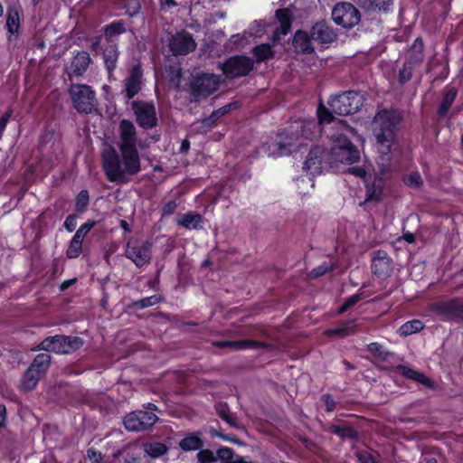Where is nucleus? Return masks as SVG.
<instances>
[{
  "mask_svg": "<svg viewBox=\"0 0 463 463\" xmlns=\"http://www.w3.org/2000/svg\"><path fill=\"white\" fill-rule=\"evenodd\" d=\"M334 22L344 28H352L361 20L360 12L350 3H339L332 10Z\"/></svg>",
  "mask_w": 463,
  "mask_h": 463,
  "instance_id": "nucleus-8",
  "label": "nucleus"
},
{
  "mask_svg": "<svg viewBox=\"0 0 463 463\" xmlns=\"http://www.w3.org/2000/svg\"><path fill=\"white\" fill-rule=\"evenodd\" d=\"M357 457L362 463H375L374 458L367 452H360Z\"/></svg>",
  "mask_w": 463,
  "mask_h": 463,
  "instance_id": "nucleus-58",
  "label": "nucleus"
},
{
  "mask_svg": "<svg viewBox=\"0 0 463 463\" xmlns=\"http://www.w3.org/2000/svg\"><path fill=\"white\" fill-rule=\"evenodd\" d=\"M429 308L436 315L442 317L447 320L463 321V303L459 300L452 299L434 302L430 304Z\"/></svg>",
  "mask_w": 463,
  "mask_h": 463,
  "instance_id": "nucleus-10",
  "label": "nucleus"
},
{
  "mask_svg": "<svg viewBox=\"0 0 463 463\" xmlns=\"http://www.w3.org/2000/svg\"><path fill=\"white\" fill-rule=\"evenodd\" d=\"M89 203V194L86 190L81 191L76 200L77 211L82 212Z\"/></svg>",
  "mask_w": 463,
  "mask_h": 463,
  "instance_id": "nucleus-45",
  "label": "nucleus"
},
{
  "mask_svg": "<svg viewBox=\"0 0 463 463\" xmlns=\"http://www.w3.org/2000/svg\"><path fill=\"white\" fill-rule=\"evenodd\" d=\"M356 322L355 320H351L348 322H345L341 326L342 331L344 333L345 336L350 335L352 334H354L356 332Z\"/></svg>",
  "mask_w": 463,
  "mask_h": 463,
  "instance_id": "nucleus-47",
  "label": "nucleus"
},
{
  "mask_svg": "<svg viewBox=\"0 0 463 463\" xmlns=\"http://www.w3.org/2000/svg\"><path fill=\"white\" fill-rule=\"evenodd\" d=\"M399 370L402 373V374L404 375L405 377L414 380L425 386L432 387L431 381L423 373L406 366H400Z\"/></svg>",
  "mask_w": 463,
  "mask_h": 463,
  "instance_id": "nucleus-31",
  "label": "nucleus"
},
{
  "mask_svg": "<svg viewBox=\"0 0 463 463\" xmlns=\"http://www.w3.org/2000/svg\"><path fill=\"white\" fill-rule=\"evenodd\" d=\"M322 400L326 404L327 411H333L335 408V403L333 398L329 394H326L322 396Z\"/></svg>",
  "mask_w": 463,
  "mask_h": 463,
  "instance_id": "nucleus-56",
  "label": "nucleus"
},
{
  "mask_svg": "<svg viewBox=\"0 0 463 463\" xmlns=\"http://www.w3.org/2000/svg\"><path fill=\"white\" fill-rule=\"evenodd\" d=\"M360 300L359 295H353L350 298L346 299V301L343 304V306L340 307L339 312L343 313L345 310H347L350 307L354 306Z\"/></svg>",
  "mask_w": 463,
  "mask_h": 463,
  "instance_id": "nucleus-49",
  "label": "nucleus"
},
{
  "mask_svg": "<svg viewBox=\"0 0 463 463\" xmlns=\"http://www.w3.org/2000/svg\"><path fill=\"white\" fill-rule=\"evenodd\" d=\"M118 58V51L116 43H108V46L103 51V59L105 65L109 71H112L116 67Z\"/></svg>",
  "mask_w": 463,
  "mask_h": 463,
  "instance_id": "nucleus-27",
  "label": "nucleus"
},
{
  "mask_svg": "<svg viewBox=\"0 0 463 463\" xmlns=\"http://www.w3.org/2000/svg\"><path fill=\"white\" fill-rule=\"evenodd\" d=\"M20 27V15L19 12L14 7H9L6 17L7 32L14 35L18 33Z\"/></svg>",
  "mask_w": 463,
  "mask_h": 463,
  "instance_id": "nucleus-32",
  "label": "nucleus"
},
{
  "mask_svg": "<svg viewBox=\"0 0 463 463\" xmlns=\"http://www.w3.org/2000/svg\"><path fill=\"white\" fill-rule=\"evenodd\" d=\"M76 282V279H69V280H65L63 281L61 284V287H60V289L61 291H64L66 290L67 288H69L72 284H74Z\"/></svg>",
  "mask_w": 463,
  "mask_h": 463,
  "instance_id": "nucleus-62",
  "label": "nucleus"
},
{
  "mask_svg": "<svg viewBox=\"0 0 463 463\" xmlns=\"http://www.w3.org/2000/svg\"><path fill=\"white\" fill-rule=\"evenodd\" d=\"M253 54L257 61L260 62L272 58L274 52L269 44L262 43L253 49Z\"/></svg>",
  "mask_w": 463,
  "mask_h": 463,
  "instance_id": "nucleus-38",
  "label": "nucleus"
},
{
  "mask_svg": "<svg viewBox=\"0 0 463 463\" xmlns=\"http://www.w3.org/2000/svg\"><path fill=\"white\" fill-rule=\"evenodd\" d=\"M159 302V298L156 295L154 296H150V297H147V298H144L140 300H137L135 302V307L137 308H145V307H151V306H154L156 305V303Z\"/></svg>",
  "mask_w": 463,
  "mask_h": 463,
  "instance_id": "nucleus-41",
  "label": "nucleus"
},
{
  "mask_svg": "<svg viewBox=\"0 0 463 463\" xmlns=\"http://www.w3.org/2000/svg\"><path fill=\"white\" fill-rule=\"evenodd\" d=\"M126 257L141 268L151 260V244L147 241H129L125 250Z\"/></svg>",
  "mask_w": 463,
  "mask_h": 463,
  "instance_id": "nucleus-11",
  "label": "nucleus"
},
{
  "mask_svg": "<svg viewBox=\"0 0 463 463\" xmlns=\"http://www.w3.org/2000/svg\"><path fill=\"white\" fill-rule=\"evenodd\" d=\"M41 377L38 373H35L29 367L22 377L20 388L25 392L33 390L37 385Z\"/></svg>",
  "mask_w": 463,
  "mask_h": 463,
  "instance_id": "nucleus-28",
  "label": "nucleus"
},
{
  "mask_svg": "<svg viewBox=\"0 0 463 463\" xmlns=\"http://www.w3.org/2000/svg\"><path fill=\"white\" fill-rule=\"evenodd\" d=\"M203 444L202 439L195 435L187 436L179 442L180 448L185 451L200 449Z\"/></svg>",
  "mask_w": 463,
  "mask_h": 463,
  "instance_id": "nucleus-37",
  "label": "nucleus"
},
{
  "mask_svg": "<svg viewBox=\"0 0 463 463\" xmlns=\"http://www.w3.org/2000/svg\"><path fill=\"white\" fill-rule=\"evenodd\" d=\"M455 96H456L455 91H449L446 94V96L443 99V102L441 104V107H440V110L442 112H446L449 109V108L450 107V105L452 104V102L454 100Z\"/></svg>",
  "mask_w": 463,
  "mask_h": 463,
  "instance_id": "nucleus-48",
  "label": "nucleus"
},
{
  "mask_svg": "<svg viewBox=\"0 0 463 463\" xmlns=\"http://www.w3.org/2000/svg\"><path fill=\"white\" fill-rule=\"evenodd\" d=\"M220 78L214 74H203L195 79L193 84V94L195 98H204L217 90Z\"/></svg>",
  "mask_w": 463,
  "mask_h": 463,
  "instance_id": "nucleus-16",
  "label": "nucleus"
},
{
  "mask_svg": "<svg viewBox=\"0 0 463 463\" xmlns=\"http://www.w3.org/2000/svg\"><path fill=\"white\" fill-rule=\"evenodd\" d=\"M157 420L158 417L152 411H136L125 417L124 425L128 430L143 431L154 426Z\"/></svg>",
  "mask_w": 463,
  "mask_h": 463,
  "instance_id": "nucleus-9",
  "label": "nucleus"
},
{
  "mask_svg": "<svg viewBox=\"0 0 463 463\" xmlns=\"http://www.w3.org/2000/svg\"><path fill=\"white\" fill-rule=\"evenodd\" d=\"M217 459H220L222 463H241L243 458L235 455L232 449L229 448H222L216 452Z\"/></svg>",
  "mask_w": 463,
  "mask_h": 463,
  "instance_id": "nucleus-36",
  "label": "nucleus"
},
{
  "mask_svg": "<svg viewBox=\"0 0 463 463\" xmlns=\"http://www.w3.org/2000/svg\"><path fill=\"white\" fill-rule=\"evenodd\" d=\"M90 62V54L86 52H79L71 60V73L76 76L81 75L89 67Z\"/></svg>",
  "mask_w": 463,
  "mask_h": 463,
  "instance_id": "nucleus-24",
  "label": "nucleus"
},
{
  "mask_svg": "<svg viewBox=\"0 0 463 463\" xmlns=\"http://www.w3.org/2000/svg\"><path fill=\"white\" fill-rule=\"evenodd\" d=\"M326 335L327 336H333V335H337V336H341V337H345L344 335V333L342 331V327L341 326H338L336 328H332V329H328L326 331Z\"/></svg>",
  "mask_w": 463,
  "mask_h": 463,
  "instance_id": "nucleus-59",
  "label": "nucleus"
},
{
  "mask_svg": "<svg viewBox=\"0 0 463 463\" xmlns=\"http://www.w3.org/2000/svg\"><path fill=\"white\" fill-rule=\"evenodd\" d=\"M126 10L130 16H134L139 13L140 3L139 0H126Z\"/></svg>",
  "mask_w": 463,
  "mask_h": 463,
  "instance_id": "nucleus-46",
  "label": "nucleus"
},
{
  "mask_svg": "<svg viewBox=\"0 0 463 463\" xmlns=\"http://www.w3.org/2000/svg\"><path fill=\"white\" fill-rule=\"evenodd\" d=\"M412 48L418 51L419 52H421L423 50L422 40L420 38H417L413 43Z\"/></svg>",
  "mask_w": 463,
  "mask_h": 463,
  "instance_id": "nucleus-61",
  "label": "nucleus"
},
{
  "mask_svg": "<svg viewBox=\"0 0 463 463\" xmlns=\"http://www.w3.org/2000/svg\"><path fill=\"white\" fill-rule=\"evenodd\" d=\"M214 345L218 347H230L234 349H246V348H255L261 345L260 343L251 340H242V341H222L217 342Z\"/></svg>",
  "mask_w": 463,
  "mask_h": 463,
  "instance_id": "nucleus-33",
  "label": "nucleus"
},
{
  "mask_svg": "<svg viewBox=\"0 0 463 463\" xmlns=\"http://www.w3.org/2000/svg\"><path fill=\"white\" fill-rule=\"evenodd\" d=\"M331 431L340 437H346L351 432V430L348 428H341L339 426L333 425L331 427Z\"/></svg>",
  "mask_w": 463,
  "mask_h": 463,
  "instance_id": "nucleus-53",
  "label": "nucleus"
},
{
  "mask_svg": "<svg viewBox=\"0 0 463 463\" xmlns=\"http://www.w3.org/2000/svg\"><path fill=\"white\" fill-rule=\"evenodd\" d=\"M223 73L229 78L247 75L253 69L250 58L235 56L229 59L222 67Z\"/></svg>",
  "mask_w": 463,
  "mask_h": 463,
  "instance_id": "nucleus-14",
  "label": "nucleus"
},
{
  "mask_svg": "<svg viewBox=\"0 0 463 463\" xmlns=\"http://www.w3.org/2000/svg\"><path fill=\"white\" fill-rule=\"evenodd\" d=\"M266 31H267V29H266L265 23L260 21V22H254L250 25V27L249 29V33L254 37H260Z\"/></svg>",
  "mask_w": 463,
  "mask_h": 463,
  "instance_id": "nucleus-42",
  "label": "nucleus"
},
{
  "mask_svg": "<svg viewBox=\"0 0 463 463\" xmlns=\"http://www.w3.org/2000/svg\"><path fill=\"white\" fill-rule=\"evenodd\" d=\"M317 125L314 120H303L290 126L286 132L280 133L277 139L267 146L269 156H284L297 151L307 141L312 140Z\"/></svg>",
  "mask_w": 463,
  "mask_h": 463,
  "instance_id": "nucleus-3",
  "label": "nucleus"
},
{
  "mask_svg": "<svg viewBox=\"0 0 463 463\" xmlns=\"http://www.w3.org/2000/svg\"><path fill=\"white\" fill-rule=\"evenodd\" d=\"M220 417L232 427H237L235 420L224 409L219 410Z\"/></svg>",
  "mask_w": 463,
  "mask_h": 463,
  "instance_id": "nucleus-51",
  "label": "nucleus"
},
{
  "mask_svg": "<svg viewBox=\"0 0 463 463\" xmlns=\"http://www.w3.org/2000/svg\"><path fill=\"white\" fill-rule=\"evenodd\" d=\"M276 18L279 24V27H276L274 31L273 40H279L280 36L286 35L291 28V13L288 9H279L276 12Z\"/></svg>",
  "mask_w": 463,
  "mask_h": 463,
  "instance_id": "nucleus-22",
  "label": "nucleus"
},
{
  "mask_svg": "<svg viewBox=\"0 0 463 463\" xmlns=\"http://www.w3.org/2000/svg\"><path fill=\"white\" fill-rule=\"evenodd\" d=\"M311 41H313L311 34L308 35L305 32L298 31L294 35L293 45L298 52L310 53L313 52Z\"/></svg>",
  "mask_w": 463,
  "mask_h": 463,
  "instance_id": "nucleus-25",
  "label": "nucleus"
},
{
  "mask_svg": "<svg viewBox=\"0 0 463 463\" xmlns=\"http://www.w3.org/2000/svg\"><path fill=\"white\" fill-rule=\"evenodd\" d=\"M169 48L174 55H186L196 48L193 36L184 31L176 33L169 41Z\"/></svg>",
  "mask_w": 463,
  "mask_h": 463,
  "instance_id": "nucleus-15",
  "label": "nucleus"
},
{
  "mask_svg": "<svg viewBox=\"0 0 463 463\" xmlns=\"http://www.w3.org/2000/svg\"><path fill=\"white\" fill-rule=\"evenodd\" d=\"M372 269L375 275L388 276L392 270V260L383 250H378L373 259Z\"/></svg>",
  "mask_w": 463,
  "mask_h": 463,
  "instance_id": "nucleus-20",
  "label": "nucleus"
},
{
  "mask_svg": "<svg viewBox=\"0 0 463 463\" xmlns=\"http://www.w3.org/2000/svg\"><path fill=\"white\" fill-rule=\"evenodd\" d=\"M6 408L4 404H0V428L5 425Z\"/></svg>",
  "mask_w": 463,
  "mask_h": 463,
  "instance_id": "nucleus-60",
  "label": "nucleus"
},
{
  "mask_svg": "<svg viewBox=\"0 0 463 463\" xmlns=\"http://www.w3.org/2000/svg\"><path fill=\"white\" fill-rule=\"evenodd\" d=\"M94 225H95V222L89 221V222H85L84 224H82L80 226V228H82L88 233L93 228Z\"/></svg>",
  "mask_w": 463,
  "mask_h": 463,
  "instance_id": "nucleus-64",
  "label": "nucleus"
},
{
  "mask_svg": "<svg viewBox=\"0 0 463 463\" xmlns=\"http://www.w3.org/2000/svg\"><path fill=\"white\" fill-rule=\"evenodd\" d=\"M77 225V222H76V216L74 215H69L65 222H64V227L69 231V232H72L75 227Z\"/></svg>",
  "mask_w": 463,
  "mask_h": 463,
  "instance_id": "nucleus-54",
  "label": "nucleus"
},
{
  "mask_svg": "<svg viewBox=\"0 0 463 463\" xmlns=\"http://www.w3.org/2000/svg\"><path fill=\"white\" fill-rule=\"evenodd\" d=\"M176 223L188 230H198L203 227V217L199 213L190 212L180 215Z\"/></svg>",
  "mask_w": 463,
  "mask_h": 463,
  "instance_id": "nucleus-23",
  "label": "nucleus"
},
{
  "mask_svg": "<svg viewBox=\"0 0 463 463\" xmlns=\"http://www.w3.org/2000/svg\"><path fill=\"white\" fill-rule=\"evenodd\" d=\"M338 126L340 133L332 137L331 153L333 158L340 163L354 164L360 159V152L349 140L350 136H355L354 128L348 127L344 121L335 122Z\"/></svg>",
  "mask_w": 463,
  "mask_h": 463,
  "instance_id": "nucleus-5",
  "label": "nucleus"
},
{
  "mask_svg": "<svg viewBox=\"0 0 463 463\" xmlns=\"http://www.w3.org/2000/svg\"><path fill=\"white\" fill-rule=\"evenodd\" d=\"M359 3L367 10L387 12L393 0H359Z\"/></svg>",
  "mask_w": 463,
  "mask_h": 463,
  "instance_id": "nucleus-29",
  "label": "nucleus"
},
{
  "mask_svg": "<svg viewBox=\"0 0 463 463\" xmlns=\"http://www.w3.org/2000/svg\"><path fill=\"white\" fill-rule=\"evenodd\" d=\"M88 233L82 229V228H79L77 230V232H75L74 236L75 238H78L80 239L81 241H83V239L84 237L87 235Z\"/></svg>",
  "mask_w": 463,
  "mask_h": 463,
  "instance_id": "nucleus-63",
  "label": "nucleus"
},
{
  "mask_svg": "<svg viewBox=\"0 0 463 463\" xmlns=\"http://www.w3.org/2000/svg\"><path fill=\"white\" fill-rule=\"evenodd\" d=\"M402 118L395 110H381L373 120L372 129L376 140V149L379 154L377 165L383 175L392 171L391 149L396 137L397 128Z\"/></svg>",
  "mask_w": 463,
  "mask_h": 463,
  "instance_id": "nucleus-1",
  "label": "nucleus"
},
{
  "mask_svg": "<svg viewBox=\"0 0 463 463\" xmlns=\"http://www.w3.org/2000/svg\"><path fill=\"white\" fill-rule=\"evenodd\" d=\"M51 363V355L48 354H38L30 368L33 369L35 373H38L42 377L46 373L50 366Z\"/></svg>",
  "mask_w": 463,
  "mask_h": 463,
  "instance_id": "nucleus-30",
  "label": "nucleus"
},
{
  "mask_svg": "<svg viewBox=\"0 0 463 463\" xmlns=\"http://www.w3.org/2000/svg\"><path fill=\"white\" fill-rule=\"evenodd\" d=\"M73 107L81 113H91L96 108L95 92L84 84H72L69 89Z\"/></svg>",
  "mask_w": 463,
  "mask_h": 463,
  "instance_id": "nucleus-7",
  "label": "nucleus"
},
{
  "mask_svg": "<svg viewBox=\"0 0 463 463\" xmlns=\"http://www.w3.org/2000/svg\"><path fill=\"white\" fill-rule=\"evenodd\" d=\"M200 463H214L217 461L216 453L209 449H200L197 453Z\"/></svg>",
  "mask_w": 463,
  "mask_h": 463,
  "instance_id": "nucleus-40",
  "label": "nucleus"
},
{
  "mask_svg": "<svg viewBox=\"0 0 463 463\" xmlns=\"http://www.w3.org/2000/svg\"><path fill=\"white\" fill-rule=\"evenodd\" d=\"M329 109L322 104L317 108V117L320 124L335 122L333 113L346 116L355 113L363 105V97L355 91H347L334 97L328 103Z\"/></svg>",
  "mask_w": 463,
  "mask_h": 463,
  "instance_id": "nucleus-4",
  "label": "nucleus"
},
{
  "mask_svg": "<svg viewBox=\"0 0 463 463\" xmlns=\"http://www.w3.org/2000/svg\"><path fill=\"white\" fill-rule=\"evenodd\" d=\"M87 456L92 463H99L102 459L101 453L93 449H88Z\"/></svg>",
  "mask_w": 463,
  "mask_h": 463,
  "instance_id": "nucleus-50",
  "label": "nucleus"
},
{
  "mask_svg": "<svg viewBox=\"0 0 463 463\" xmlns=\"http://www.w3.org/2000/svg\"><path fill=\"white\" fill-rule=\"evenodd\" d=\"M177 207V204L175 201H169L167 203L165 204L163 208V214L164 215H170L172 214Z\"/></svg>",
  "mask_w": 463,
  "mask_h": 463,
  "instance_id": "nucleus-57",
  "label": "nucleus"
},
{
  "mask_svg": "<svg viewBox=\"0 0 463 463\" xmlns=\"http://www.w3.org/2000/svg\"><path fill=\"white\" fill-rule=\"evenodd\" d=\"M142 70L139 66H134L128 71L124 80V90L128 99L135 97L140 91L142 87Z\"/></svg>",
  "mask_w": 463,
  "mask_h": 463,
  "instance_id": "nucleus-17",
  "label": "nucleus"
},
{
  "mask_svg": "<svg viewBox=\"0 0 463 463\" xmlns=\"http://www.w3.org/2000/svg\"><path fill=\"white\" fill-rule=\"evenodd\" d=\"M127 31L126 25L122 21H115L106 25L103 28V36H98L92 44L94 50H96L101 43L102 38L106 40L108 43H115L114 40L118 35L124 33Z\"/></svg>",
  "mask_w": 463,
  "mask_h": 463,
  "instance_id": "nucleus-18",
  "label": "nucleus"
},
{
  "mask_svg": "<svg viewBox=\"0 0 463 463\" xmlns=\"http://www.w3.org/2000/svg\"><path fill=\"white\" fill-rule=\"evenodd\" d=\"M424 325L420 320L414 319L401 326L398 329V334L402 336H407L421 331Z\"/></svg>",
  "mask_w": 463,
  "mask_h": 463,
  "instance_id": "nucleus-35",
  "label": "nucleus"
},
{
  "mask_svg": "<svg viewBox=\"0 0 463 463\" xmlns=\"http://www.w3.org/2000/svg\"><path fill=\"white\" fill-rule=\"evenodd\" d=\"M368 350L370 353L377 356H382L383 354V347L378 343H371L370 345H368Z\"/></svg>",
  "mask_w": 463,
  "mask_h": 463,
  "instance_id": "nucleus-55",
  "label": "nucleus"
},
{
  "mask_svg": "<svg viewBox=\"0 0 463 463\" xmlns=\"http://www.w3.org/2000/svg\"><path fill=\"white\" fill-rule=\"evenodd\" d=\"M121 158L114 148L102 153V166L110 182L124 183L128 175L140 171V157L137 148L119 149Z\"/></svg>",
  "mask_w": 463,
  "mask_h": 463,
  "instance_id": "nucleus-2",
  "label": "nucleus"
},
{
  "mask_svg": "<svg viewBox=\"0 0 463 463\" xmlns=\"http://www.w3.org/2000/svg\"><path fill=\"white\" fill-rule=\"evenodd\" d=\"M143 449L149 457L156 458L165 455L168 448L161 442H147L143 445Z\"/></svg>",
  "mask_w": 463,
  "mask_h": 463,
  "instance_id": "nucleus-34",
  "label": "nucleus"
},
{
  "mask_svg": "<svg viewBox=\"0 0 463 463\" xmlns=\"http://www.w3.org/2000/svg\"><path fill=\"white\" fill-rule=\"evenodd\" d=\"M310 33L312 40L319 43H329L335 39L333 29L324 23L316 24Z\"/></svg>",
  "mask_w": 463,
  "mask_h": 463,
  "instance_id": "nucleus-21",
  "label": "nucleus"
},
{
  "mask_svg": "<svg viewBox=\"0 0 463 463\" xmlns=\"http://www.w3.org/2000/svg\"><path fill=\"white\" fill-rule=\"evenodd\" d=\"M380 168V166L378 165ZM379 174L381 177L379 179H375L373 184L370 185L369 184H366V201H377L381 198L383 194V178L388 175L389 173H386L383 175L381 171L379 170Z\"/></svg>",
  "mask_w": 463,
  "mask_h": 463,
  "instance_id": "nucleus-26",
  "label": "nucleus"
},
{
  "mask_svg": "<svg viewBox=\"0 0 463 463\" xmlns=\"http://www.w3.org/2000/svg\"><path fill=\"white\" fill-rule=\"evenodd\" d=\"M322 154L323 151L319 147L312 148L304 162V171L312 176L320 174L322 170Z\"/></svg>",
  "mask_w": 463,
  "mask_h": 463,
  "instance_id": "nucleus-19",
  "label": "nucleus"
},
{
  "mask_svg": "<svg viewBox=\"0 0 463 463\" xmlns=\"http://www.w3.org/2000/svg\"><path fill=\"white\" fill-rule=\"evenodd\" d=\"M118 134L119 149L145 147L143 142L141 140H138L137 137L136 128L132 122L126 119L121 120L118 126Z\"/></svg>",
  "mask_w": 463,
  "mask_h": 463,
  "instance_id": "nucleus-13",
  "label": "nucleus"
},
{
  "mask_svg": "<svg viewBox=\"0 0 463 463\" xmlns=\"http://www.w3.org/2000/svg\"><path fill=\"white\" fill-rule=\"evenodd\" d=\"M83 345L81 338L57 335L46 337L34 350H44L56 354H70L80 348Z\"/></svg>",
  "mask_w": 463,
  "mask_h": 463,
  "instance_id": "nucleus-6",
  "label": "nucleus"
},
{
  "mask_svg": "<svg viewBox=\"0 0 463 463\" xmlns=\"http://www.w3.org/2000/svg\"><path fill=\"white\" fill-rule=\"evenodd\" d=\"M334 269H335L334 265L329 264V263H324V264L313 269L310 271L309 276L311 278H318Z\"/></svg>",
  "mask_w": 463,
  "mask_h": 463,
  "instance_id": "nucleus-43",
  "label": "nucleus"
},
{
  "mask_svg": "<svg viewBox=\"0 0 463 463\" xmlns=\"http://www.w3.org/2000/svg\"><path fill=\"white\" fill-rule=\"evenodd\" d=\"M81 248H82V241L75 237H72L69 247L66 250V255L70 259L77 258L81 253Z\"/></svg>",
  "mask_w": 463,
  "mask_h": 463,
  "instance_id": "nucleus-39",
  "label": "nucleus"
},
{
  "mask_svg": "<svg viewBox=\"0 0 463 463\" xmlns=\"http://www.w3.org/2000/svg\"><path fill=\"white\" fill-rule=\"evenodd\" d=\"M131 106L140 127L152 128L156 125L157 118L154 104L145 101H133Z\"/></svg>",
  "mask_w": 463,
  "mask_h": 463,
  "instance_id": "nucleus-12",
  "label": "nucleus"
},
{
  "mask_svg": "<svg viewBox=\"0 0 463 463\" xmlns=\"http://www.w3.org/2000/svg\"><path fill=\"white\" fill-rule=\"evenodd\" d=\"M346 173L354 175L361 177V178H364L365 175H366L365 170L361 166L349 167L346 170Z\"/></svg>",
  "mask_w": 463,
  "mask_h": 463,
  "instance_id": "nucleus-52",
  "label": "nucleus"
},
{
  "mask_svg": "<svg viewBox=\"0 0 463 463\" xmlns=\"http://www.w3.org/2000/svg\"><path fill=\"white\" fill-rule=\"evenodd\" d=\"M404 182L411 187H418L422 184V179L418 172H412L404 178Z\"/></svg>",
  "mask_w": 463,
  "mask_h": 463,
  "instance_id": "nucleus-44",
  "label": "nucleus"
}]
</instances>
